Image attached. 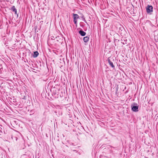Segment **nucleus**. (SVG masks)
Masks as SVG:
<instances>
[{
	"label": "nucleus",
	"instance_id": "nucleus-1",
	"mask_svg": "<svg viewBox=\"0 0 158 158\" xmlns=\"http://www.w3.org/2000/svg\"><path fill=\"white\" fill-rule=\"evenodd\" d=\"M146 10L148 13L152 12L153 11V7L152 6L148 5L146 7Z\"/></svg>",
	"mask_w": 158,
	"mask_h": 158
},
{
	"label": "nucleus",
	"instance_id": "nucleus-7",
	"mask_svg": "<svg viewBox=\"0 0 158 158\" xmlns=\"http://www.w3.org/2000/svg\"><path fill=\"white\" fill-rule=\"evenodd\" d=\"M11 10L15 12V14L16 15L17 14V11L15 7L14 6H13L11 8Z\"/></svg>",
	"mask_w": 158,
	"mask_h": 158
},
{
	"label": "nucleus",
	"instance_id": "nucleus-5",
	"mask_svg": "<svg viewBox=\"0 0 158 158\" xmlns=\"http://www.w3.org/2000/svg\"><path fill=\"white\" fill-rule=\"evenodd\" d=\"M80 34L82 36H85L86 34V33L83 31H80L79 32Z\"/></svg>",
	"mask_w": 158,
	"mask_h": 158
},
{
	"label": "nucleus",
	"instance_id": "nucleus-2",
	"mask_svg": "<svg viewBox=\"0 0 158 158\" xmlns=\"http://www.w3.org/2000/svg\"><path fill=\"white\" fill-rule=\"evenodd\" d=\"M79 15L77 14H73V18L74 20V23L75 24L77 25V19L79 18Z\"/></svg>",
	"mask_w": 158,
	"mask_h": 158
},
{
	"label": "nucleus",
	"instance_id": "nucleus-6",
	"mask_svg": "<svg viewBox=\"0 0 158 158\" xmlns=\"http://www.w3.org/2000/svg\"><path fill=\"white\" fill-rule=\"evenodd\" d=\"M39 54V53L37 51L35 52H34V55H33V57L34 58H35L37 57Z\"/></svg>",
	"mask_w": 158,
	"mask_h": 158
},
{
	"label": "nucleus",
	"instance_id": "nucleus-8",
	"mask_svg": "<svg viewBox=\"0 0 158 158\" xmlns=\"http://www.w3.org/2000/svg\"><path fill=\"white\" fill-rule=\"evenodd\" d=\"M89 37L88 36L85 37L83 38V40L85 43L89 41Z\"/></svg>",
	"mask_w": 158,
	"mask_h": 158
},
{
	"label": "nucleus",
	"instance_id": "nucleus-4",
	"mask_svg": "<svg viewBox=\"0 0 158 158\" xmlns=\"http://www.w3.org/2000/svg\"><path fill=\"white\" fill-rule=\"evenodd\" d=\"M108 63H109V64H110V65L112 67V68H114V65L113 63L110 61V59H109V58L108 59Z\"/></svg>",
	"mask_w": 158,
	"mask_h": 158
},
{
	"label": "nucleus",
	"instance_id": "nucleus-3",
	"mask_svg": "<svg viewBox=\"0 0 158 158\" xmlns=\"http://www.w3.org/2000/svg\"><path fill=\"white\" fill-rule=\"evenodd\" d=\"M131 109L132 110L134 111H138V106H131Z\"/></svg>",
	"mask_w": 158,
	"mask_h": 158
}]
</instances>
